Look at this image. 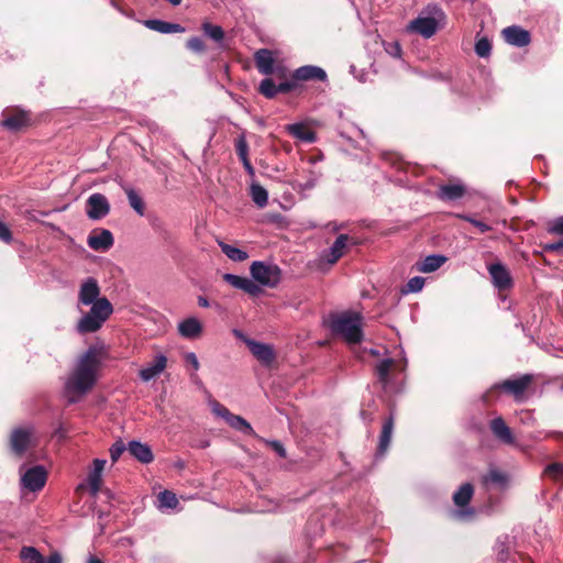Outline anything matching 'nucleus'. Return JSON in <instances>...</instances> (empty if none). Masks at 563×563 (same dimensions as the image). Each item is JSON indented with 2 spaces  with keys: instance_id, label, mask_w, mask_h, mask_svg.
Here are the masks:
<instances>
[{
  "instance_id": "nucleus-1",
  "label": "nucleus",
  "mask_w": 563,
  "mask_h": 563,
  "mask_svg": "<svg viewBox=\"0 0 563 563\" xmlns=\"http://www.w3.org/2000/svg\"><path fill=\"white\" fill-rule=\"evenodd\" d=\"M99 366L100 360L95 349L91 347L81 355L65 384V390L69 395L68 401L70 404L78 400L75 395L81 396L92 389L97 382Z\"/></svg>"
},
{
  "instance_id": "nucleus-2",
  "label": "nucleus",
  "mask_w": 563,
  "mask_h": 563,
  "mask_svg": "<svg viewBox=\"0 0 563 563\" xmlns=\"http://www.w3.org/2000/svg\"><path fill=\"white\" fill-rule=\"evenodd\" d=\"M362 320V314L354 311L331 313L329 327L334 335L343 338L349 344H358L363 340Z\"/></svg>"
},
{
  "instance_id": "nucleus-3",
  "label": "nucleus",
  "mask_w": 563,
  "mask_h": 563,
  "mask_svg": "<svg viewBox=\"0 0 563 563\" xmlns=\"http://www.w3.org/2000/svg\"><path fill=\"white\" fill-rule=\"evenodd\" d=\"M112 312V303L106 297H101V299L91 306L89 312L82 316L78 321L76 325L77 332L80 334L97 332L109 319Z\"/></svg>"
},
{
  "instance_id": "nucleus-4",
  "label": "nucleus",
  "mask_w": 563,
  "mask_h": 563,
  "mask_svg": "<svg viewBox=\"0 0 563 563\" xmlns=\"http://www.w3.org/2000/svg\"><path fill=\"white\" fill-rule=\"evenodd\" d=\"M252 278L262 286L276 287L282 279V269L275 264L255 261L250 267Z\"/></svg>"
},
{
  "instance_id": "nucleus-5",
  "label": "nucleus",
  "mask_w": 563,
  "mask_h": 563,
  "mask_svg": "<svg viewBox=\"0 0 563 563\" xmlns=\"http://www.w3.org/2000/svg\"><path fill=\"white\" fill-rule=\"evenodd\" d=\"M36 445L34 430L31 427L14 428L9 437V448L12 454L21 459L25 452Z\"/></svg>"
},
{
  "instance_id": "nucleus-6",
  "label": "nucleus",
  "mask_w": 563,
  "mask_h": 563,
  "mask_svg": "<svg viewBox=\"0 0 563 563\" xmlns=\"http://www.w3.org/2000/svg\"><path fill=\"white\" fill-rule=\"evenodd\" d=\"M532 380V375L525 374L516 379H505L501 383L494 385L490 390L501 389L505 393L512 395L516 400H521Z\"/></svg>"
},
{
  "instance_id": "nucleus-7",
  "label": "nucleus",
  "mask_w": 563,
  "mask_h": 563,
  "mask_svg": "<svg viewBox=\"0 0 563 563\" xmlns=\"http://www.w3.org/2000/svg\"><path fill=\"white\" fill-rule=\"evenodd\" d=\"M47 481V472L42 465H36L26 470L21 476V485L30 492L41 490Z\"/></svg>"
},
{
  "instance_id": "nucleus-8",
  "label": "nucleus",
  "mask_w": 563,
  "mask_h": 563,
  "mask_svg": "<svg viewBox=\"0 0 563 563\" xmlns=\"http://www.w3.org/2000/svg\"><path fill=\"white\" fill-rule=\"evenodd\" d=\"M467 192V187L460 180H449L439 186L437 197L441 200L452 201L460 199Z\"/></svg>"
},
{
  "instance_id": "nucleus-9",
  "label": "nucleus",
  "mask_w": 563,
  "mask_h": 563,
  "mask_svg": "<svg viewBox=\"0 0 563 563\" xmlns=\"http://www.w3.org/2000/svg\"><path fill=\"white\" fill-rule=\"evenodd\" d=\"M99 296L100 287L97 279L89 277L80 286L78 301L84 306H93L96 301L101 299Z\"/></svg>"
},
{
  "instance_id": "nucleus-10",
  "label": "nucleus",
  "mask_w": 563,
  "mask_h": 563,
  "mask_svg": "<svg viewBox=\"0 0 563 563\" xmlns=\"http://www.w3.org/2000/svg\"><path fill=\"white\" fill-rule=\"evenodd\" d=\"M493 284L499 290H507L512 286V278L509 271L500 263H495L488 267Z\"/></svg>"
},
{
  "instance_id": "nucleus-11",
  "label": "nucleus",
  "mask_w": 563,
  "mask_h": 563,
  "mask_svg": "<svg viewBox=\"0 0 563 563\" xmlns=\"http://www.w3.org/2000/svg\"><path fill=\"white\" fill-rule=\"evenodd\" d=\"M246 344L251 353L263 365L271 366L272 363L275 361L276 354L271 345L260 343L253 340H247Z\"/></svg>"
},
{
  "instance_id": "nucleus-12",
  "label": "nucleus",
  "mask_w": 563,
  "mask_h": 563,
  "mask_svg": "<svg viewBox=\"0 0 563 563\" xmlns=\"http://www.w3.org/2000/svg\"><path fill=\"white\" fill-rule=\"evenodd\" d=\"M407 30L429 38L437 32L438 22L434 18H417L408 24Z\"/></svg>"
},
{
  "instance_id": "nucleus-13",
  "label": "nucleus",
  "mask_w": 563,
  "mask_h": 563,
  "mask_svg": "<svg viewBox=\"0 0 563 563\" xmlns=\"http://www.w3.org/2000/svg\"><path fill=\"white\" fill-rule=\"evenodd\" d=\"M503 35L507 43L515 46L521 47L530 43L529 32L519 26H508L504 29Z\"/></svg>"
},
{
  "instance_id": "nucleus-14",
  "label": "nucleus",
  "mask_w": 563,
  "mask_h": 563,
  "mask_svg": "<svg viewBox=\"0 0 563 563\" xmlns=\"http://www.w3.org/2000/svg\"><path fill=\"white\" fill-rule=\"evenodd\" d=\"M490 430L500 442L505 444H512L515 442L511 429L501 417H497L490 421Z\"/></svg>"
},
{
  "instance_id": "nucleus-15",
  "label": "nucleus",
  "mask_w": 563,
  "mask_h": 563,
  "mask_svg": "<svg viewBox=\"0 0 563 563\" xmlns=\"http://www.w3.org/2000/svg\"><path fill=\"white\" fill-rule=\"evenodd\" d=\"M218 413L227 419V422L233 429L241 431L244 434H253L254 430L252 426L241 416L231 413L225 407H221Z\"/></svg>"
},
{
  "instance_id": "nucleus-16",
  "label": "nucleus",
  "mask_w": 563,
  "mask_h": 563,
  "mask_svg": "<svg viewBox=\"0 0 563 563\" xmlns=\"http://www.w3.org/2000/svg\"><path fill=\"white\" fill-rule=\"evenodd\" d=\"M87 243L95 251H106L113 245V236L109 230H101L91 233Z\"/></svg>"
},
{
  "instance_id": "nucleus-17",
  "label": "nucleus",
  "mask_w": 563,
  "mask_h": 563,
  "mask_svg": "<svg viewBox=\"0 0 563 563\" xmlns=\"http://www.w3.org/2000/svg\"><path fill=\"white\" fill-rule=\"evenodd\" d=\"M129 453L143 464L151 463L154 460L153 452L147 444L139 441H131L128 445Z\"/></svg>"
},
{
  "instance_id": "nucleus-18",
  "label": "nucleus",
  "mask_w": 563,
  "mask_h": 563,
  "mask_svg": "<svg viewBox=\"0 0 563 563\" xmlns=\"http://www.w3.org/2000/svg\"><path fill=\"white\" fill-rule=\"evenodd\" d=\"M178 331L186 339H196L202 333V324L197 318L190 317L178 324Z\"/></svg>"
},
{
  "instance_id": "nucleus-19",
  "label": "nucleus",
  "mask_w": 563,
  "mask_h": 563,
  "mask_svg": "<svg viewBox=\"0 0 563 563\" xmlns=\"http://www.w3.org/2000/svg\"><path fill=\"white\" fill-rule=\"evenodd\" d=\"M275 59L268 49H258L255 53V64L260 73L263 75H272L275 71Z\"/></svg>"
},
{
  "instance_id": "nucleus-20",
  "label": "nucleus",
  "mask_w": 563,
  "mask_h": 563,
  "mask_svg": "<svg viewBox=\"0 0 563 563\" xmlns=\"http://www.w3.org/2000/svg\"><path fill=\"white\" fill-rule=\"evenodd\" d=\"M30 123L29 114L24 111H13L2 121L3 126L11 131H20Z\"/></svg>"
},
{
  "instance_id": "nucleus-21",
  "label": "nucleus",
  "mask_w": 563,
  "mask_h": 563,
  "mask_svg": "<svg viewBox=\"0 0 563 563\" xmlns=\"http://www.w3.org/2000/svg\"><path fill=\"white\" fill-rule=\"evenodd\" d=\"M167 365V357L163 354L157 355L153 363L140 371V377L144 382H148L156 375L161 374Z\"/></svg>"
},
{
  "instance_id": "nucleus-22",
  "label": "nucleus",
  "mask_w": 563,
  "mask_h": 563,
  "mask_svg": "<svg viewBox=\"0 0 563 563\" xmlns=\"http://www.w3.org/2000/svg\"><path fill=\"white\" fill-rule=\"evenodd\" d=\"M294 77L298 80L318 79L323 81L327 78V74L317 66H302L295 71Z\"/></svg>"
},
{
  "instance_id": "nucleus-23",
  "label": "nucleus",
  "mask_w": 563,
  "mask_h": 563,
  "mask_svg": "<svg viewBox=\"0 0 563 563\" xmlns=\"http://www.w3.org/2000/svg\"><path fill=\"white\" fill-rule=\"evenodd\" d=\"M394 417L393 415H390L389 418L385 420L379 435V443L377 448L379 454H384L389 448L391 434L394 431Z\"/></svg>"
},
{
  "instance_id": "nucleus-24",
  "label": "nucleus",
  "mask_w": 563,
  "mask_h": 563,
  "mask_svg": "<svg viewBox=\"0 0 563 563\" xmlns=\"http://www.w3.org/2000/svg\"><path fill=\"white\" fill-rule=\"evenodd\" d=\"M446 261L443 255H429L424 260L417 262V271L421 273H432L439 269Z\"/></svg>"
},
{
  "instance_id": "nucleus-25",
  "label": "nucleus",
  "mask_w": 563,
  "mask_h": 563,
  "mask_svg": "<svg viewBox=\"0 0 563 563\" xmlns=\"http://www.w3.org/2000/svg\"><path fill=\"white\" fill-rule=\"evenodd\" d=\"M474 495V487L471 483H464L460 486V488L453 494V503L455 506L460 508L466 507L472 497Z\"/></svg>"
},
{
  "instance_id": "nucleus-26",
  "label": "nucleus",
  "mask_w": 563,
  "mask_h": 563,
  "mask_svg": "<svg viewBox=\"0 0 563 563\" xmlns=\"http://www.w3.org/2000/svg\"><path fill=\"white\" fill-rule=\"evenodd\" d=\"M286 129L292 136H295L296 139H298L300 141H303L307 143H312L316 140L314 132L303 123L290 124V125H287Z\"/></svg>"
},
{
  "instance_id": "nucleus-27",
  "label": "nucleus",
  "mask_w": 563,
  "mask_h": 563,
  "mask_svg": "<svg viewBox=\"0 0 563 563\" xmlns=\"http://www.w3.org/2000/svg\"><path fill=\"white\" fill-rule=\"evenodd\" d=\"M145 25L154 31L159 33H183L185 29L177 23H169L161 20H147L145 21Z\"/></svg>"
},
{
  "instance_id": "nucleus-28",
  "label": "nucleus",
  "mask_w": 563,
  "mask_h": 563,
  "mask_svg": "<svg viewBox=\"0 0 563 563\" xmlns=\"http://www.w3.org/2000/svg\"><path fill=\"white\" fill-rule=\"evenodd\" d=\"M347 241H349L347 234H340L335 239L334 243L332 244V246L330 249V253L327 256L328 263L334 264L342 257V255L344 254V250L346 247Z\"/></svg>"
},
{
  "instance_id": "nucleus-29",
  "label": "nucleus",
  "mask_w": 563,
  "mask_h": 563,
  "mask_svg": "<svg viewBox=\"0 0 563 563\" xmlns=\"http://www.w3.org/2000/svg\"><path fill=\"white\" fill-rule=\"evenodd\" d=\"M394 365H395V361L393 358H386V360H383L380 363H378L375 368L378 380L384 386L387 385L389 382V374H390V371L394 367Z\"/></svg>"
},
{
  "instance_id": "nucleus-30",
  "label": "nucleus",
  "mask_w": 563,
  "mask_h": 563,
  "mask_svg": "<svg viewBox=\"0 0 563 563\" xmlns=\"http://www.w3.org/2000/svg\"><path fill=\"white\" fill-rule=\"evenodd\" d=\"M236 152L245 169L249 173H253V167L249 161V146L244 135L239 136L236 140Z\"/></svg>"
},
{
  "instance_id": "nucleus-31",
  "label": "nucleus",
  "mask_w": 563,
  "mask_h": 563,
  "mask_svg": "<svg viewBox=\"0 0 563 563\" xmlns=\"http://www.w3.org/2000/svg\"><path fill=\"white\" fill-rule=\"evenodd\" d=\"M221 251L233 262H244L249 255L245 251L224 242L219 243Z\"/></svg>"
},
{
  "instance_id": "nucleus-32",
  "label": "nucleus",
  "mask_w": 563,
  "mask_h": 563,
  "mask_svg": "<svg viewBox=\"0 0 563 563\" xmlns=\"http://www.w3.org/2000/svg\"><path fill=\"white\" fill-rule=\"evenodd\" d=\"M20 558L23 563H45L42 554L33 547H23Z\"/></svg>"
},
{
  "instance_id": "nucleus-33",
  "label": "nucleus",
  "mask_w": 563,
  "mask_h": 563,
  "mask_svg": "<svg viewBox=\"0 0 563 563\" xmlns=\"http://www.w3.org/2000/svg\"><path fill=\"white\" fill-rule=\"evenodd\" d=\"M89 211H108L109 203L103 195L95 194L88 199Z\"/></svg>"
},
{
  "instance_id": "nucleus-34",
  "label": "nucleus",
  "mask_w": 563,
  "mask_h": 563,
  "mask_svg": "<svg viewBox=\"0 0 563 563\" xmlns=\"http://www.w3.org/2000/svg\"><path fill=\"white\" fill-rule=\"evenodd\" d=\"M159 508H170L174 509L178 505V499L176 495L170 490H163L157 496Z\"/></svg>"
},
{
  "instance_id": "nucleus-35",
  "label": "nucleus",
  "mask_w": 563,
  "mask_h": 563,
  "mask_svg": "<svg viewBox=\"0 0 563 563\" xmlns=\"http://www.w3.org/2000/svg\"><path fill=\"white\" fill-rule=\"evenodd\" d=\"M201 27L205 34L216 42H220L224 37V32L219 25H213L210 22H203Z\"/></svg>"
},
{
  "instance_id": "nucleus-36",
  "label": "nucleus",
  "mask_w": 563,
  "mask_h": 563,
  "mask_svg": "<svg viewBox=\"0 0 563 563\" xmlns=\"http://www.w3.org/2000/svg\"><path fill=\"white\" fill-rule=\"evenodd\" d=\"M544 474L555 482L563 483V464L556 462L549 464L544 470Z\"/></svg>"
},
{
  "instance_id": "nucleus-37",
  "label": "nucleus",
  "mask_w": 563,
  "mask_h": 563,
  "mask_svg": "<svg viewBox=\"0 0 563 563\" xmlns=\"http://www.w3.org/2000/svg\"><path fill=\"white\" fill-rule=\"evenodd\" d=\"M239 289L243 290L244 292L253 297H256L262 292L261 287L255 282L247 277H244L242 279Z\"/></svg>"
},
{
  "instance_id": "nucleus-38",
  "label": "nucleus",
  "mask_w": 563,
  "mask_h": 563,
  "mask_svg": "<svg viewBox=\"0 0 563 563\" xmlns=\"http://www.w3.org/2000/svg\"><path fill=\"white\" fill-rule=\"evenodd\" d=\"M260 92L266 98H274L278 93V89L271 78H266L260 85Z\"/></svg>"
},
{
  "instance_id": "nucleus-39",
  "label": "nucleus",
  "mask_w": 563,
  "mask_h": 563,
  "mask_svg": "<svg viewBox=\"0 0 563 563\" xmlns=\"http://www.w3.org/2000/svg\"><path fill=\"white\" fill-rule=\"evenodd\" d=\"M251 195H252V199L255 201V203L260 208L265 206V203L267 201V192L263 187L253 185L251 188Z\"/></svg>"
},
{
  "instance_id": "nucleus-40",
  "label": "nucleus",
  "mask_w": 563,
  "mask_h": 563,
  "mask_svg": "<svg viewBox=\"0 0 563 563\" xmlns=\"http://www.w3.org/2000/svg\"><path fill=\"white\" fill-rule=\"evenodd\" d=\"M424 278L420 276L412 277L408 280L405 288L402 289V292H417L420 291L424 286Z\"/></svg>"
},
{
  "instance_id": "nucleus-41",
  "label": "nucleus",
  "mask_w": 563,
  "mask_h": 563,
  "mask_svg": "<svg viewBox=\"0 0 563 563\" xmlns=\"http://www.w3.org/2000/svg\"><path fill=\"white\" fill-rule=\"evenodd\" d=\"M258 221L276 224L277 227H284L287 224L283 213H263V217Z\"/></svg>"
},
{
  "instance_id": "nucleus-42",
  "label": "nucleus",
  "mask_w": 563,
  "mask_h": 563,
  "mask_svg": "<svg viewBox=\"0 0 563 563\" xmlns=\"http://www.w3.org/2000/svg\"><path fill=\"white\" fill-rule=\"evenodd\" d=\"M484 481L485 483L490 482L494 484L504 485L507 482V476L497 468H492L489 470Z\"/></svg>"
},
{
  "instance_id": "nucleus-43",
  "label": "nucleus",
  "mask_w": 563,
  "mask_h": 563,
  "mask_svg": "<svg viewBox=\"0 0 563 563\" xmlns=\"http://www.w3.org/2000/svg\"><path fill=\"white\" fill-rule=\"evenodd\" d=\"M101 476H102V474L95 473L92 471L88 475V483L90 486V492L93 496H96L98 494V492L100 490V486L102 483Z\"/></svg>"
},
{
  "instance_id": "nucleus-44",
  "label": "nucleus",
  "mask_w": 563,
  "mask_h": 563,
  "mask_svg": "<svg viewBox=\"0 0 563 563\" xmlns=\"http://www.w3.org/2000/svg\"><path fill=\"white\" fill-rule=\"evenodd\" d=\"M490 49H492L490 42L485 37L479 38L475 44V52L481 57L489 56Z\"/></svg>"
},
{
  "instance_id": "nucleus-45",
  "label": "nucleus",
  "mask_w": 563,
  "mask_h": 563,
  "mask_svg": "<svg viewBox=\"0 0 563 563\" xmlns=\"http://www.w3.org/2000/svg\"><path fill=\"white\" fill-rule=\"evenodd\" d=\"M126 450L128 448L125 446L122 440H119L115 443H113L112 446L110 448L111 461L115 463Z\"/></svg>"
},
{
  "instance_id": "nucleus-46",
  "label": "nucleus",
  "mask_w": 563,
  "mask_h": 563,
  "mask_svg": "<svg viewBox=\"0 0 563 563\" xmlns=\"http://www.w3.org/2000/svg\"><path fill=\"white\" fill-rule=\"evenodd\" d=\"M128 199L130 202L131 208H133L135 211H141L143 209V200L140 197V195L134 191L133 189H129L126 191Z\"/></svg>"
},
{
  "instance_id": "nucleus-47",
  "label": "nucleus",
  "mask_w": 563,
  "mask_h": 563,
  "mask_svg": "<svg viewBox=\"0 0 563 563\" xmlns=\"http://www.w3.org/2000/svg\"><path fill=\"white\" fill-rule=\"evenodd\" d=\"M547 231L563 236V217H558L548 223Z\"/></svg>"
},
{
  "instance_id": "nucleus-48",
  "label": "nucleus",
  "mask_w": 563,
  "mask_h": 563,
  "mask_svg": "<svg viewBox=\"0 0 563 563\" xmlns=\"http://www.w3.org/2000/svg\"><path fill=\"white\" fill-rule=\"evenodd\" d=\"M0 240L7 244L13 240L11 230L2 220H0Z\"/></svg>"
},
{
  "instance_id": "nucleus-49",
  "label": "nucleus",
  "mask_w": 563,
  "mask_h": 563,
  "mask_svg": "<svg viewBox=\"0 0 563 563\" xmlns=\"http://www.w3.org/2000/svg\"><path fill=\"white\" fill-rule=\"evenodd\" d=\"M187 47L194 52H203L206 46L199 37H191L187 41Z\"/></svg>"
},
{
  "instance_id": "nucleus-50",
  "label": "nucleus",
  "mask_w": 563,
  "mask_h": 563,
  "mask_svg": "<svg viewBox=\"0 0 563 563\" xmlns=\"http://www.w3.org/2000/svg\"><path fill=\"white\" fill-rule=\"evenodd\" d=\"M222 278H223V280H224L225 283H228L229 285H231L233 288L239 289V287H240V285H241V282H242V279H243L244 277H242V276H238V275H234V274H229V273H227V274H224V275L222 276Z\"/></svg>"
},
{
  "instance_id": "nucleus-51",
  "label": "nucleus",
  "mask_w": 563,
  "mask_h": 563,
  "mask_svg": "<svg viewBox=\"0 0 563 563\" xmlns=\"http://www.w3.org/2000/svg\"><path fill=\"white\" fill-rule=\"evenodd\" d=\"M267 444L283 459L286 457V450L279 441H269Z\"/></svg>"
},
{
  "instance_id": "nucleus-52",
  "label": "nucleus",
  "mask_w": 563,
  "mask_h": 563,
  "mask_svg": "<svg viewBox=\"0 0 563 563\" xmlns=\"http://www.w3.org/2000/svg\"><path fill=\"white\" fill-rule=\"evenodd\" d=\"M461 218L473 223L475 227L479 229L481 232H486L490 229L486 223L475 220L471 217L462 216Z\"/></svg>"
},
{
  "instance_id": "nucleus-53",
  "label": "nucleus",
  "mask_w": 563,
  "mask_h": 563,
  "mask_svg": "<svg viewBox=\"0 0 563 563\" xmlns=\"http://www.w3.org/2000/svg\"><path fill=\"white\" fill-rule=\"evenodd\" d=\"M543 250L547 252H561L563 250V240H560L554 243H549L543 246Z\"/></svg>"
},
{
  "instance_id": "nucleus-54",
  "label": "nucleus",
  "mask_w": 563,
  "mask_h": 563,
  "mask_svg": "<svg viewBox=\"0 0 563 563\" xmlns=\"http://www.w3.org/2000/svg\"><path fill=\"white\" fill-rule=\"evenodd\" d=\"M185 361L189 363L195 371L199 369V361L194 352L186 353Z\"/></svg>"
},
{
  "instance_id": "nucleus-55",
  "label": "nucleus",
  "mask_w": 563,
  "mask_h": 563,
  "mask_svg": "<svg viewBox=\"0 0 563 563\" xmlns=\"http://www.w3.org/2000/svg\"><path fill=\"white\" fill-rule=\"evenodd\" d=\"M104 465H106V461L104 460H99V459L93 460V470H92V472L102 474V472L104 470Z\"/></svg>"
},
{
  "instance_id": "nucleus-56",
  "label": "nucleus",
  "mask_w": 563,
  "mask_h": 563,
  "mask_svg": "<svg viewBox=\"0 0 563 563\" xmlns=\"http://www.w3.org/2000/svg\"><path fill=\"white\" fill-rule=\"evenodd\" d=\"M295 86L296 85L294 82L286 81V82L279 84L277 86V89H278V92H289L295 88Z\"/></svg>"
},
{
  "instance_id": "nucleus-57",
  "label": "nucleus",
  "mask_w": 563,
  "mask_h": 563,
  "mask_svg": "<svg viewBox=\"0 0 563 563\" xmlns=\"http://www.w3.org/2000/svg\"><path fill=\"white\" fill-rule=\"evenodd\" d=\"M47 563H62V556L58 553H53L48 556Z\"/></svg>"
},
{
  "instance_id": "nucleus-58",
  "label": "nucleus",
  "mask_w": 563,
  "mask_h": 563,
  "mask_svg": "<svg viewBox=\"0 0 563 563\" xmlns=\"http://www.w3.org/2000/svg\"><path fill=\"white\" fill-rule=\"evenodd\" d=\"M198 305L202 308H208L209 307V301L206 297L203 296H199L198 297Z\"/></svg>"
},
{
  "instance_id": "nucleus-59",
  "label": "nucleus",
  "mask_w": 563,
  "mask_h": 563,
  "mask_svg": "<svg viewBox=\"0 0 563 563\" xmlns=\"http://www.w3.org/2000/svg\"><path fill=\"white\" fill-rule=\"evenodd\" d=\"M106 213H88L89 218L93 219V220H99L102 218V216H104Z\"/></svg>"
},
{
  "instance_id": "nucleus-60",
  "label": "nucleus",
  "mask_w": 563,
  "mask_h": 563,
  "mask_svg": "<svg viewBox=\"0 0 563 563\" xmlns=\"http://www.w3.org/2000/svg\"><path fill=\"white\" fill-rule=\"evenodd\" d=\"M88 563H103V562L101 560H99L98 558L92 556L89 559Z\"/></svg>"
},
{
  "instance_id": "nucleus-61",
  "label": "nucleus",
  "mask_w": 563,
  "mask_h": 563,
  "mask_svg": "<svg viewBox=\"0 0 563 563\" xmlns=\"http://www.w3.org/2000/svg\"><path fill=\"white\" fill-rule=\"evenodd\" d=\"M168 2H170L173 5H178L181 0H167Z\"/></svg>"
},
{
  "instance_id": "nucleus-62",
  "label": "nucleus",
  "mask_w": 563,
  "mask_h": 563,
  "mask_svg": "<svg viewBox=\"0 0 563 563\" xmlns=\"http://www.w3.org/2000/svg\"><path fill=\"white\" fill-rule=\"evenodd\" d=\"M463 514H470V515H473L474 511L472 509H468V510H464Z\"/></svg>"
},
{
  "instance_id": "nucleus-63",
  "label": "nucleus",
  "mask_w": 563,
  "mask_h": 563,
  "mask_svg": "<svg viewBox=\"0 0 563 563\" xmlns=\"http://www.w3.org/2000/svg\"><path fill=\"white\" fill-rule=\"evenodd\" d=\"M395 47H396L397 53H399V52H400V47H399V45H398V44H396V45H395Z\"/></svg>"
}]
</instances>
